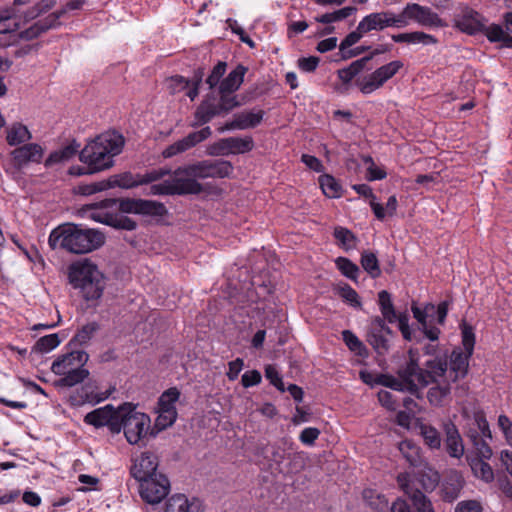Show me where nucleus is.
Here are the masks:
<instances>
[{
  "label": "nucleus",
  "mask_w": 512,
  "mask_h": 512,
  "mask_svg": "<svg viewBox=\"0 0 512 512\" xmlns=\"http://www.w3.org/2000/svg\"><path fill=\"white\" fill-rule=\"evenodd\" d=\"M247 70V67L238 64L222 79L216 91H211L204 96L194 112L192 127L207 124L215 117H225L235 108L245 104V100L238 101V95L234 93L243 83Z\"/></svg>",
  "instance_id": "1"
},
{
  "label": "nucleus",
  "mask_w": 512,
  "mask_h": 512,
  "mask_svg": "<svg viewBox=\"0 0 512 512\" xmlns=\"http://www.w3.org/2000/svg\"><path fill=\"white\" fill-rule=\"evenodd\" d=\"M106 242L103 232L87 228L82 224L65 223L53 229L48 243L52 249L57 247L73 254H87L100 249Z\"/></svg>",
  "instance_id": "2"
},
{
  "label": "nucleus",
  "mask_w": 512,
  "mask_h": 512,
  "mask_svg": "<svg viewBox=\"0 0 512 512\" xmlns=\"http://www.w3.org/2000/svg\"><path fill=\"white\" fill-rule=\"evenodd\" d=\"M125 139L115 130H109L88 141L79 152V160L90 165L96 173L114 166V157L122 152Z\"/></svg>",
  "instance_id": "3"
},
{
  "label": "nucleus",
  "mask_w": 512,
  "mask_h": 512,
  "mask_svg": "<svg viewBox=\"0 0 512 512\" xmlns=\"http://www.w3.org/2000/svg\"><path fill=\"white\" fill-rule=\"evenodd\" d=\"M68 279L75 289H80L87 302H97L103 295L104 275L94 263L87 259L70 265Z\"/></svg>",
  "instance_id": "4"
},
{
  "label": "nucleus",
  "mask_w": 512,
  "mask_h": 512,
  "mask_svg": "<svg viewBox=\"0 0 512 512\" xmlns=\"http://www.w3.org/2000/svg\"><path fill=\"white\" fill-rule=\"evenodd\" d=\"M136 406L132 403H123V411H121L118 424L128 443L135 445L141 439L150 436V418L147 414L137 412Z\"/></svg>",
  "instance_id": "5"
},
{
  "label": "nucleus",
  "mask_w": 512,
  "mask_h": 512,
  "mask_svg": "<svg viewBox=\"0 0 512 512\" xmlns=\"http://www.w3.org/2000/svg\"><path fill=\"white\" fill-rule=\"evenodd\" d=\"M404 66L400 60L391 61L380 66L374 72L363 77H357L354 84L361 93L367 95L381 88L388 80L393 78Z\"/></svg>",
  "instance_id": "6"
},
{
  "label": "nucleus",
  "mask_w": 512,
  "mask_h": 512,
  "mask_svg": "<svg viewBox=\"0 0 512 512\" xmlns=\"http://www.w3.org/2000/svg\"><path fill=\"white\" fill-rule=\"evenodd\" d=\"M233 165L230 161L224 159L202 160L193 164H188V169L184 172L196 176L197 179L206 178H229L233 173Z\"/></svg>",
  "instance_id": "7"
},
{
  "label": "nucleus",
  "mask_w": 512,
  "mask_h": 512,
  "mask_svg": "<svg viewBox=\"0 0 512 512\" xmlns=\"http://www.w3.org/2000/svg\"><path fill=\"white\" fill-rule=\"evenodd\" d=\"M118 210L122 214L151 217H164L168 214V209L162 202L141 198H119Z\"/></svg>",
  "instance_id": "8"
},
{
  "label": "nucleus",
  "mask_w": 512,
  "mask_h": 512,
  "mask_svg": "<svg viewBox=\"0 0 512 512\" xmlns=\"http://www.w3.org/2000/svg\"><path fill=\"white\" fill-rule=\"evenodd\" d=\"M121 411H123V404L118 408H115L112 404H107L87 413L84 422L95 428L107 426L112 434H118L121 432V426L118 424Z\"/></svg>",
  "instance_id": "9"
},
{
  "label": "nucleus",
  "mask_w": 512,
  "mask_h": 512,
  "mask_svg": "<svg viewBox=\"0 0 512 512\" xmlns=\"http://www.w3.org/2000/svg\"><path fill=\"white\" fill-rule=\"evenodd\" d=\"M170 491V481L165 474L139 481V493L148 504L160 503Z\"/></svg>",
  "instance_id": "10"
},
{
  "label": "nucleus",
  "mask_w": 512,
  "mask_h": 512,
  "mask_svg": "<svg viewBox=\"0 0 512 512\" xmlns=\"http://www.w3.org/2000/svg\"><path fill=\"white\" fill-rule=\"evenodd\" d=\"M465 485L463 474L456 469H449L440 480L438 495L443 502L453 503L461 496Z\"/></svg>",
  "instance_id": "11"
},
{
  "label": "nucleus",
  "mask_w": 512,
  "mask_h": 512,
  "mask_svg": "<svg viewBox=\"0 0 512 512\" xmlns=\"http://www.w3.org/2000/svg\"><path fill=\"white\" fill-rule=\"evenodd\" d=\"M188 165L180 166L172 172L170 179L174 195H198L203 192V185L196 176L184 172Z\"/></svg>",
  "instance_id": "12"
},
{
  "label": "nucleus",
  "mask_w": 512,
  "mask_h": 512,
  "mask_svg": "<svg viewBox=\"0 0 512 512\" xmlns=\"http://www.w3.org/2000/svg\"><path fill=\"white\" fill-rule=\"evenodd\" d=\"M361 22L364 24L367 33L372 30H383L387 27L403 28L408 25V21L404 20L402 13L395 15L391 11L371 13L366 15Z\"/></svg>",
  "instance_id": "13"
},
{
  "label": "nucleus",
  "mask_w": 512,
  "mask_h": 512,
  "mask_svg": "<svg viewBox=\"0 0 512 512\" xmlns=\"http://www.w3.org/2000/svg\"><path fill=\"white\" fill-rule=\"evenodd\" d=\"M421 372H423L422 367H420L419 363H415L414 360L412 362H406L404 365L400 366L396 372L399 381L402 382L403 391L409 392L418 399L423 398V393L419 388Z\"/></svg>",
  "instance_id": "14"
},
{
  "label": "nucleus",
  "mask_w": 512,
  "mask_h": 512,
  "mask_svg": "<svg viewBox=\"0 0 512 512\" xmlns=\"http://www.w3.org/2000/svg\"><path fill=\"white\" fill-rule=\"evenodd\" d=\"M264 115V110L255 108L250 111L236 113L231 121L226 122L217 130L219 133H224L225 131L252 129L263 121Z\"/></svg>",
  "instance_id": "15"
},
{
  "label": "nucleus",
  "mask_w": 512,
  "mask_h": 512,
  "mask_svg": "<svg viewBox=\"0 0 512 512\" xmlns=\"http://www.w3.org/2000/svg\"><path fill=\"white\" fill-rule=\"evenodd\" d=\"M211 135H212L211 128L209 126H205L201 130L191 132L184 138L167 146L163 150L162 156L164 158H171L173 156H176L180 153H183V152L195 147L197 144L208 139Z\"/></svg>",
  "instance_id": "16"
},
{
  "label": "nucleus",
  "mask_w": 512,
  "mask_h": 512,
  "mask_svg": "<svg viewBox=\"0 0 512 512\" xmlns=\"http://www.w3.org/2000/svg\"><path fill=\"white\" fill-rule=\"evenodd\" d=\"M158 466V456L153 452L145 451L134 460V463L130 468V475L138 482L150 477L158 476L160 474L157 472Z\"/></svg>",
  "instance_id": "17"
},
{
  "label": "nucleus",
  "mask_w": 512,
  "mask_h": 512,
  "mask_svg": "<svg viewBox=\"0 0 512 512\" xmlns=\"http://www.w3.org/2000/svg\"><path fill=\"white\" fill-rule=\"evenodd\" d=\"M44 154L43 148L37 143H26L10 152L12 164L18 171L29 163H40Z\"/></svg>",
  "instance_id": "18"
},
{
  "label": "nucleus",
  "mask_w": 512,
  "mask_h": 512,
  "mask_svg": "<svg viewBox=\"0 0 512 512\" xmlns=\"http://www.w3.org/2000/svg\"><path fill=\"white\" fill-rule=\"evenodd\" d=\"M404 20L413 19L425 27H442L443 21L437 13L433 12L427 6H421L416 3L407 4L402 11Z\"/></svg>",
  "instance_id": "19"
},
{
  "label": "nucleus",
  "mask_w": 512,
  "mask_h": 512,
  "mask_svg": "<svg viewBox=\"0 0 512 512\" xmlns=\"http://www.w3.org/2000/svg\"><path fill=\"white\" fill-rule=\"evenodd\" d=\"M447 351L441 356H435L425 362L424 368L420 373V386L427 387L431 383H438L439 378L443 377L448 369Z\"/></svg>",
  "instance_id": "20"
},
{
  "label": "nucleus",
  "mask_w": 512,
  "mask_h": 512,
  "mask_svg": "<svg viewBox=\"0 0 512 512\" xmlns=\"http://www.w3.org/2000/svg\"><path fill=\"white\" fill-rule=\"evenodd\" d=\"M484 17L474 9L463 6L461 12L454 18L455 27L469 35L483 32L485 28Z\"/></svg>",
  "instance_id": "21"
},
{
  "label": "nucleus",
  "mask_w": 512,
  "mask_h": 512,
  "mask_svg": "<svg viewBox=\"0 0 512 512\" xmlns=\"http://www.w3.org/2000/svg\"><path fill=\"white\" fill-rule=\"evenodd\" d=\"M411 311L413 313V317L417 320L418 330L430 341H437L441 331L439 328L430 325L428 322L431 312L435 311V305L433 303H427L423 308H420L415 302H413L411 305Z\"/></svg>",
  "instance_id": "22"
},
{
  "label": "nucleus",
  "mask_w": 512,
  "mask_h": 512,
  "mask_svg": "<svg viewBox=\"0 0 512 512\" xmlns=\"http://www.w3.org/2000/svg\"><path fill=\"white\" fill-rule=\"evenodd\" d=\"M378 305L381 315L384 316V319H386L388 323L393 324L397 321L399 330L410 327L408 313L396 312V309L392 302L391 294L388 291L381 290L378 293Z\"/></svg>",
  "instance_id": "23"
},
{
  "label": "nucleus",
  "mask_w": 512,
  "mask_h": 512,
  "mask_svg": "<svg viewBox=\"0 0 512 512\" xmlns=\"http://www.w3.org/2000/svg\"><path fill=\"white\" fill-rule=\"evenodd\" d=\"M89 360V355L84 350H75L70 348V351L57 357L51 366V371L56 375L65 374V371L78 366H85Z\"/></svg>",
  "instance_id": "24"
},
{
  "label": "nucleus",
  "mask_w": 512,
  "mask_h": 512,
  "mask_svg": "<svg viewBox=\"0 0 512 512\" xmlns=\"http://www.w3.org/2000/svg\"><path fill=\"white\" fill-rule=\"evenodd\" d=\"M443 431L447 453L452 458H461L464 454V444L457 426L451 420L445 421Z\"/></svg>",
  "instance_id": "25"
},
{
  "label": "nucleus",
  "mask_w": 512,
  "mask_h": 512,
  "mask_svg": "<svg viewBox=\"0 0 512 512\" xmlns=\"http://www.w3.org/2000/svg\"><path fill=\"white\" fill-rule=\"evenodd\" d=\"M472 355L462 351L460 347H455L450 355V370L454 373L450 382L455 383L459 379H463L469 372V360Z\"/></svg>",
  "instance_id": "26"
},
{
  "label": "nucleus",
  "mask_w": 512,
  "mask_h": 512,
  "mask_svg": "<svg viewBox=\"0 0 512 512\" xmlns=\"http://www.w3.org/2000/svg\"><path fill=\"white\" fill-rule=\"evenodd\" d=\"M114 390H115V388L112 387V388L106 390L105 392L89 393L85 390V387H82L81 389L77 390L76 393L70 395L69 403L71 406H74V407H80V406L84 405L85 403H90L92 405H95V404H98V403L108 399Z\"/></svg>",
  "instance_id": "27"
},
{
  "label": "nucleus",
  "mask_w": 512,
  "mask_h": 512,
  "mask_svg": "<svg viewBox=\"0 0 512 512\" xmlns=\"http://www.w3.org/2000/svg\"><path fill=\"white\" fill-rule=\"evenodd\" d=\"M79 148H80V143L77 142V140L73 139L65 147L51 152L44 162L45 167L49 168V167L54 166L55 164L69 161L76 154L79 155V152H80Z\"/></svg>",
  "instance_id": "28"
},
{
  "label": "nucleus",
  "mask_w": 512,
  "mask_h": 512,
  "mask_svg": "<svg viewBox=\"0 0 512 512\" xmlns=\"http://www.w3.org/2000/svg\"><path fill=\"white\" fill-rule=\"evenodd\" d=\"M90 375L88 369L84 368V366H78L75 368H71L68 371H65V374H62V378L55 381L54 385L56 387H73L77 384L84 382Z\"/></svg>",
  "instance_id": "29"
},
{
  "label": "nucleus",
  "mask_w": 512,
  "mask_h": 512,
  "mask_svg": "<svg viewBox=\"0 0 512 512\" xmlns=\"http://www.w3.org/2000/svg\"><path fill=\"white\" fill-rule=\"evenodd\" d=\"M110 184L109 189L119 187L122 189H132L143 185L141 181V174H133L130 171H126L120 174L110 176L108 179Z\"/></svg>",
  "instance_id": "30"
},
{
  "label": "nucleus",
  "mask_w": 512,
  "mask_h": 512,
  "mask_svg": "<svg viewBox=\"0 0 512 512\" xmlns=\"http://www.w3.org/2000/svg\"><path fill=\"white\" fill-rule=\"evenodd\" d=\"M392 40L396 43H420L423 45H432L438 42V40L433 35L427 34L422 31H414L392 35Z\"/></svg>",
  "instance_id": "31"
},
{
  "label": "nucleus",
  "mask_w": 512,
  "mask_h": 512,
  "mask_svg": "<svg viewBox=\"0 0 512 512\" xmlns=\"http://www.w3.org/2000/svg\"><path fill=\"white\" fill-rule=\"evenodd\" d=\"M32 139V134L22 123L16 122L7 129L6 141L10 146L26 144Z\"/></svg>",
  "instance_id": "32"
},
{
  "label": "nucleus",
  "mask_w": 512,
  "mask_h": 512,
  "mask_svg": "<svg viewBox=\"0 0 512 512\" xmlns=\"http://www.w3.org/2000/svg\"><path fill=\"white\" fill-rule=\"evenodd\" d=\"M485 460L486 459L467 457L473 475L486 483H490L494 480L495 475L492 467Z\"/></svg>",
  "instance_id": "33"
},
{
  "label": "nucleus",
  "mask_w": 512,
  "mask_h": 512,
  "mask_svg": "<svg viewBox=\"0 0 512 512\" xmlns=\"http://www.w3.org/2000/svg\"><path fill=\"white\" fill-rule=\"evenodd\" d=\"M100 329V325L93 321L82 326L67 344L68 348H76L87 344L94 334Z\"/></svg>",
  "instance_id": "34"
},
{
  "label": "nucleus",
  "mask_w": 512,
  "mask_h": 512,
  "mask_svg": "<svg viewBox=\"0 0 512 512\" xmlns=\"http://www.w3.org/2000/svg\"><path fill=\"white\" fill-rule=\"evenodd\" d=\"M180 395L181 393L177 387H170L165 390L158 398L159 411L178 415L175 403L179 400Z\"/></svg>",
  "instance_id": "35"
},
{
  "label": "nucleus",
  "mask_w": 512,
  "mask_h": 512,
  "mask_svg": "<svg viewBox=\"0 0 512 512\" xmlns=\"http://www.w3.org/2000/svg\"><path fill=\"white\" fill-rule=\"evenodd\" d=\"M224 144L228 148L229 154H244L250 152L254 148V141L251 136L241 137H227Z\"/></svg>",
  "instance_id": "36"
},
{
  "label": "nucleus",
  "mask_w": 512,
  "mask_h": 512,
  "mask_svg": "<svg viewBox=\"0 0 512 512\" xmlns=\"http://www.w3.org/2000/svg\"><path fill=\"white\" fill-rule=\"evenodd\" d=\"M360 264L364 271L372 278L377 279L381 276L382 271L380 268L379 260L376 254L370 250L361 252Z\"/></svg>",
  "instance_id": "37"
},
{
  "label": "nucleus",
  "mask_w": 512,
  "mask_h": 512,
  "mask_svg": "<svg viewBox=\"0 0 512 512\" xmlns=\"http://www.w3.org/2000/svg\"><path fill=\"white\" fill-rule=\"evenodd\" d=\"M415 512H436L432 501L421 490L406 491Z\"/></svg>",
  "instance_id": "38"
},
{
  "label": "nucleus",
  "mask_w": 512,
  "mask_h": 512,
  "mask_svg": "<svg viewBox=\"0 0 512 512\" xmlns=\"http://www.w3.org/2000/svg\"><path fill=\"white\" fill-rule=\"evenodd\" d=\"M342 339L346 346L357 356L362 358L369 357V350L363 342L350 330L342 331Z\"/></svg>",
  "instance_id": "39"
},
{
  "label": "nucleus",
  "mask_w": 512,
  "mask_h": 512,
  "mask_svg": "<svg viewBox=\"0 0 512 512\" xmlns=\"http://www.w3.org/2000/svg\"><path fill=\"white\" fill-rule=\"evenodd\" d=\"M334 291L351 307L362 309V303L358 293L349 284L340 283L334 287Z\"/></svg>",
  "instance_id": "40"
},
{
  "label": "nucleus",
  "mask_w": 512,
  "mask_h": 512,
  "mask_svg": "<svg viewBox=\"0 0 512 512\" xmlns=\"http://www.w3.org/2000/svg\"><path fill=\"white\" fill-rule=\"evenodd\" d=\"M434 384L435 386L427 392V399L431 405L441 407L444 400L451 394L450 382L444 385H440L439 382Z\"/></svg>",
  "instance_id": "41"
},
{
  "label": "nucleus",
  "mask_w": 512,
  "mask_h": 512,
  "mask_svg": "<svg viewBox=\"0 0 512 512\" xmlns=\"http://www.w3.org/2000/svg\"><path fill=\"white\" fill-rule=\"evenodd\" d=\"M319 184L323 193L329 198H339L342 194V186L329 174H323L319 177Z\"/></svg>",
  "instance_id": "42"
},
{
  "label": "nucleus",
  "mask_w": 512,
  "mask_h": 512,
  "mask_svg": "<svg viewBox=\"0 0 512 512\" xmlns=\"http://www.w3.org/2000/svg\"><path fill=\"white\" fill-rule=\"evenodd\" d=\"M61 343V339L58 333L45 335L39 338L34 346L32 347V353H48L58 347Z\"/></svg>",
  "instance_id": "43"
},
{
  "label": "nucleus",
  "mask_w": 512,
  "mask_h": 512,
  "mask_svg": "<svg viewBox=\"0 0 512 512\" xmlns=\"http://www.w3.org/2000/svg\"><path fill=\"white\" fill-rule=\"evenodd\" d=\"M356 10H357L356 7L347 6V7L341 8L339 10L333 11L331 13H325L323 15L316 16L314 18V20L316 22L322 23V24H331V23L339 22V21H342V20L348 18Z\"/></svg>",
  "instance_id": "44"
},
{
  "label": "nucleus",
  "mask_w": 512,
  "mask_h": 512,
  "mask_svg": "<svg viewBox=\"0 0 512 512\" xmlns=\"http://www.w3.org/2000/svg\"><path fill=\"white\" fill-rule=\"evenodd\" d=\"M366 341L372 346L378 355L383 356L389 351V340L380 332L367 331Z\"/></svg>",
  "instance_id": "45"
},
{
  "label": "nucleus",
  "mask_w": 512,
  "mask_h": 512,
  "mask_svg": "<svg viewBox=\"0 0 512 512\" xmlns=\"http://www.w3.org/2000/svg\"><path fill=\"white\" fill-rule=\"evenodd\" d=\"M335 264L337 269L341 272L343 276L350 279L351 281L357 283L358 276L360 274V268L352 262L349 258L346 257H338L335 260Z\"/></svg>",
  "instance_id": "46"
},
{
  "label": "nucleus",
  "mask_w": 512,
  "mask_h": 512,
  "mask_svg": "<svg viewBox=\"0 0 512 512\" xmlns=\"http://www.w3.org/2000/svg\"><path fill=\"white\" fill-rule=\"evenodd\" d=\"M420 434L424 439V442L431 449H439L441 447V436L438 430L429 424H420Z\"/></svg>",
  "instance_id": "47"
},
{
  "label": "nucleus",
  "mask_w": 512,
  "mask_h": 512,
  "mask_svg": "<svg viewBox=\"0 0 512 512\" xmlns=\"http://www.w3.org/2000/svg\"><path fill=\"white\" fill-rule=\"evenodd\" d=\"M333 236L337 240L338 245L345 250H350L355 247L357 237L351 230L342 226H337L334 228Z\"/></svg>",
  "instance_id": "48"
},
{
  "label": "nucleus",
  "mask_w": 512,
  "mask_h": 512,
  "mask_svg": "<svg viewBox=\"0 0 512 512\" xmlns=\"http://www.w3.org/2000/svg\"><path fill=\"white\" fill-rule=\"evenodd\" d=\"M399 450L413 467L420 464V456L418 448L409 440H404L399 443Z\"/></svg>",
  "instance_id": "49"
},
{
  "label": "nucleus",
  "mask_w": 512,
  "mask_h": 512,
  "mask_svg": "<svg viewBox=\"0 0 512 512\" xmlns=\"http://www.w3.org/2000/svg\"><path fill=\"white\" fill-rule=\"evenodd\" d=\"M177 416V414H167L159 411V415L155 419L154 426L150 430V437L154 438L160 431L172 426L175 423Z\"/></svg>",
  "instance_id": "50"
},
{
  "label": "nucleus",
  "mask_w": 512,
  "mask_h": 512,
  "mask_svg": "<svg viewBox=\"0 0 512 512\" xmlns=\"http://www.w3.org/2000/svg\"><path fill=\"white\" fill-rule=\"evenodd\" d=\"M188 499L184 494H175L171 496L166 504L164 512H188Z\"/></svg>",
  "instance_id": "51"
},
{
  "label": "nucleus",
  "mask_w": 512,
  "mask_h": 512,
  "mask_svg": "<svg viewBox=\"0 0 512 512\" xmlns=\"http://www.w3.org/2000/svg\"><path fill=\"white\" fill-rule=\"evenodd\" d=\"M227 63L225 61H218L213 67L211 73L206 78L205 82L208 84L209 89L213 90L220 85L224 74L226 73Z\"/></svg>",
  "instance_id": "52"
},
{
  "label": "nucleus",
  "mask_w": 512,
  "mask_h": 512,
  "mask_svg": "<svg viewBox=\"0 0 512 512\" xmlns=\"http://www.w3.org/2000/svg\"><path fill=\"white\" fill-rule=\"evenodd\" d=\"M367 34V31L364 28V24L360 21L356 30L350 32L345 36V38L341 41L339 45V50H346V48H350L356 43H358L362 37Z\"/></svg>",
  "instance_id": "53"
},
{
  "label": "nucleus",
  "mask_w": 512,
  "mask_h": 512,
  "mask_svg": "<svg viewBox=\"0 0 512 512\" xmlns=\"http://www.w3.org/2000/svg\"><path fill=\"white\" fill-rule=\"evenodd\" d=\"M461 334L464 350L468 352L469 355H473L476 341L473 327L471 325H468L466 322H463L461 324Z\"/></svg>",
  "instance_id": "54"
},
{
  "label": "nucleus",
  "mask_w": 512,
  "mask_h": 512,
  "mask_svg": "<svg viewBox=\"0 0 512 512\" xmlns=\"http://www.w3.org/2000/svg\"><path fill=\"white\" fill-rule=\"evenodd\" d=\"M109 186L110 184L107 179L90 184H80L77 186V193L83 196H90L97 192L108 190Z\"/></svg>",
  "instance_id": "55"
},
{
  "label": "nucleus",
  "mask_w": 512,
  "mask_h": 512,
  "mask_svg": "<svg viewBox=\"0 0 512 512\" xmlns=\"http://www.w3.org/2000/svg\"><path fill=\"white\" fill-rule=\"evenodd\" d=\"M111 227L116 230L134 231L137 229L138 224L134 219L126 215H123L122 213H114V218Z\"/></svg>",
  "instance_id": "56"
},
{
  "label": "nucleus",
  "mask_w": 512,
  "mask_h": 512,
  "mask_svg": "<svg viewBox=\"0 0 512 512\" xmlns=\"http://www.w3.org/2000/svg\"><path fill=\"white\" fill-rule=\"evenodd\" d=\"M376 384L395 391L404 392L402 382L399 381V378L390 374L378 373Z\"/></svg>",
  "instance_id": "57"
},
{
  "label": "nucleus",
  "mask_w": 512,
  "mask_h": 512,
  "mask_svg": "<svg viewBox=\"0 0 512 512\" xmlns=\"http://www.w3.org/2000/svg\"><path fill=\"white\" fill-rule=\"evenodd\" d=\"M265 377L269 380L270 384L273 385L280 392L285 391V386L282 380V376L273 365H267L265 367Z\"/></svg>",
  "instance_id": "58"
},
{
  "label": "nucleus",
  "mask_w": 512,
  "mask_h": 512,
  "mask_svg": "<svg viewBox=\"0 0 512 512\" xmlns=\"http://www.w3.org/2000/svg\"><path fill=\"white\" fill-rule=\"evenodd\" d=\"M172 170L169 168H159L155 170L148 171L144 175H141V181L142 184H150L153 182H156L158 180H161L167 175H172Z\"/></svg>",
  "instance_id": "59"
},
{
  "label": "nucleus",
  "mask_w": 512,
  "mask_h": 512,
  "mask_svg": "<svg viewBox=\"0 0 512 512\" xmlns=\"http://www.w3.org/2000/svg\"><path fill=\"white\" fill-rule=\"evenodd\" d=\"M474 421L477 426V430L481 437L492 439V433L489 427V423L486 419V416L483 412H478L474 416Z\"/></svg>",
  "instance_id": "60"
},
{
  "label": "nucleus",
  "mask_w": 512,
  "mask_h": 512,
  "mask_svg": "<svg viewBox=\"0 0 512 512\" xmlns=\"http://www.w3.org/2000/svg\"><path fill=\"white\" fill-rule=\"evenodd\" d=\"M42 34H44L42 28L37 22H35L30 27L20 31L17 34V38L19 40L32 41L39 38Z\"/></svg>",
  "instance_id": "61"
},
{
  "label": "nucleus",
  "mask_w": 512,
  "mask_h": 512,
  "mask_svg": "<svg viewBox=\"0 0 512 512\" xmlns=\"http://www.w3.org/2000/svg\"><path fill=\"white\" fill-rule=\"evenodd\" d=\"M320 63V58L317 56L300 57L297 60L298 68L305 73L314 72Z\"/></svg>",
  "instance_id": "62"
},
{
  "label": "nucleus",
  "mask_w": 512,
  "mask_h": 512,
  "mask_svg": "<svg viewBox=\"0 0 512 512\" xmlns=\"http://www.w3.org/2000/svg\"><path fill=\"white\" fill-rule=\"evenodd\" d=\"M189 87L190 81H188V78L182 75H174L169 79V89L171 90L172 94L186 90Z\"/></svg>",
  "instance_id": "63"
},
{
  "label": "nucleus",
  "mask_w": 512,
  "mask_h": 512,
  "mask_svg": "<svg viewBox=\"0 0 512 512\" xmlns=\"http://www.w3.org/2000/svg\"><path fill=\"white\" fill-rule=\"evenodd\" d=\"M455 512H483V508L477 500H464L457 504Z\"/></svg>",
  "instance_id": "64"
}]
</instances>
